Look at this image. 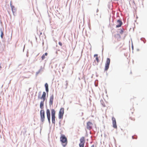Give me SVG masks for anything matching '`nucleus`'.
Masks as SVG:
<instances>
[{"mask_svg":"<svg viewBox=\"0 0 147 147\" xmlns=\"http://www.w3.org/2000/svg\"><path fill=\"white\" fill-rule=\"evenodd\" d=\"M61 136L60 140L62 143L65 144H63V146L65 147L67 144V139L64 135L61 134Z\"/></svg>","mask_w":147,"mask_h":147,"instance_id":"1","label":"nucleus"},{"mask_svg":"<svg viewBox=\"0 0 147 147\" xmlns=\"http://www.w3.org/2000/svg\"><path fill=\"white\" fill-rule=\"evenodd\" d=\"M40 121L42 124H43L45 119V112L43 109H41L40 111Z\"/></svg>","mask_w":147,"mask_h":147,"instance_id":"2","label":"nucleus"},{"mask_svg":"<svg viewBox=\"0 0 147 147\" xmlns=\"http://www.w3.org/2000/svg\"><path fill=\"white\" fill-rule=\"evenodd\" d=\"M55 111L54 109H52L51 110V114L52 123L54 124H55Z\"/></svg>","mask_w":147,"mask_h":147,"instance_id":"3","label":"nucleus"},{"mask_svg":"<svg viewBox=\"0 0 147 147\" xmlns=\"http://www.w3.org/2000/svg\"><path fill=\"white\" fill-rule=\"evenodd\" d=\"M110 62V59L109 58H107L106 61L105 66V71H107L109 68Z\"/></svg>","mask_w":147,"mask_h":147,"instance_id":"4","label":"nucleus"},{"mask_svg":"<svg viewBox=\"0 0 147 147\" xmlns=\"http://www.w3.org/2000/svg\"><path fill=\"white\" fill-rule=\"evenodd\" d=\"M64 113V109L63 108H61L59 113V119H62L63 118Z\"/></svg>","mask_w":147,"mask_h":147,"instance_id":"5","label":"nucleus"},{"mask_svg":"<svg viewBox=\"0 0 147 147\" xmlns=\"http://www.w3.org/2000/svg\"><path fill=\"white\" fill-rule=\"evenodd\" d=\"M46 115L49 123V124L51 123V114L50 110L47 109L46 110Z\"/></svg>","mask_w":147,"mask_h":147,"instance_id":"6","label":"nucleus"},{"mask_svg":"<svg viewBox=\"0 0 147 147\" xmlns=\"http://www.w3.org/2000/svg\"><path fill=\"white\" fill-rule=\"evenodd\" d=\"M93 124L90 121H88L87 123V128L89 130H90L92 128Z\"/></svg>","mask_w":147,"mask_h":147,"instance_id":"7","label":"nucleus"},{"mask_svg":"<svg viewBox=\"0 0 147 147\" xmlns=\"http://www.w3.org/2000/svg\"><path fill=\"white\" fill-rule=\"evenodd\" d=\"M53 95L52 94L51 95L50 97L49 105L50 106L53 104Z\"/></svg>","mask_w":147,"mask_h":147,"instance_id":"8","label":"nucleus"},{"mask_svg":"<svg viewBox=\"0 0 147 147\" xmlns=\"http://www.w3.org/2000/svg\"><path fill=\"white\" fill-rule=\"evenodd\" d=\"M112 120L113 121V127L115 128H117V125H116V121L115 118L114 117H113L112 118Z\"/></svg>","mask_w":147,"mask_h":147,"instance_id":"9","label":"nucleus"},{"mask_svg":"<svg viewBox=\"0 0 147 147\" xmlns=\"http://www.w3.org/2000/svg\"><path fill=\"white\" fill-rule=\"evenodd\" d=\"M117 22L118 23V24L116 26V28H117L120 27L123 24V22L120 19L117 20Z\"/></svg>","mask_w":147,"mask_h":147,"instance_id":"10","label":"nucleus"},{"mask_svg":"<svg viewBox=\"0 0 147 147\" xmlns=\"http://www.w3.org/2000/svg\"><path fill=\"white\" fill-rule=\"evenodd\" d=\"M10 7L13 15L15 16V14L16 13V9L15 8V7L12 5H10Z\"/></svg>","mask_w":147,"mask_h":147,"instance_id":"11","label":"nucleus"},{"mask_svg":"<svg viewBox=\"0 0 147 147\" xmlns=\"http://www.w3.org/2000/svg\"><path fill=\"white\" fill-rule=\"evenodd\" d=\"M44 68H42V66H41L40 69L36 72V75H37L38 74L42 73L44 70Z\"/></svg>","mask_w":147,"mask_h":147,"instance_id":"12","label":"nucleus"},{"mask_svg":"<svg viewBox=\"0 0 147 147\" xmlns=\"http://www.w3.org/2000/svg\"><path fill=\"white\" fill-rule=\"evenodd\" d=\"M46 92H43L42 95V96L41 97V99H42L43 100H44V101H45L46 99Z\"/></svg>","mask_w":147,"mask_h":147,"instance_id":"13","label":"nucleus"},{"mask_svg":"<svg viewBox=\"0 0 147 147\" xmlns=\"http://www.w3.org/2000/svg\"><path fill=\"white\" fill-rule=\"evenodd\" d=\"M45 101H44L43 100V101H41L40 103V108L41 109H43L44 108V102Z\"/></svg>","mask_w":147,"mask_h":147,"instance_id":"14","label":"nucleus"},{"mask_svg":"<svg viewBox=\"0 0 147 147\" xmlns=\"http://www.w3.org/2000/svg\"><path fill=\"white\" fill-rule=\"evenodd\" d=\"M80 143H85V140L84 139V137H82L80 139Z\"/></svg>","mask_w":147,"mask_h":147,"instance_id":"15","label":"nucleus"},{"mask_svg":"<svg viewBox=\"0 0 147 147\" xmlns=\"http://www.w3.org/2000/svg\"><path fill=\"white\" fill-rule=\"evenodd\" d=\"M140 40L143 41L144 43H145L146 42V40L144 38H140Z\"/></svg>","mask_w":147,"mask_h":147,"instance_id":"16","label":"nucleus"},{"mask_svg":"<svg viewBox=\"0 0 147 147\" xmlns=\"http://www.w3.org/2000/svg\"><path fill=\"white\" fill-rule=\"evenodd\" d=\"M41 95V92L40 91L38 93V99H41V97H40Z\"/></svg>","mask_w":147,"mask_h":147,"instance_id":"17","label":"nucleus"},{"mask_svg":"<svg viewBox=\"0 0 147 147\" xmlns=\"http://www.w3.org/2000/svg\"><path fill=\"white\" fill-rule=\"evenodd\" d=\"M84 143H80L79 144L80 147H84Z\"/></svg>","mask_w":147,"mask_h":147,"instance_id":"18","label":"nucleus"},{"mask_svg":"<svg viewBox=\"0 0 147 147\" xmlns=\"http://www.w3.org/2000/svg\"><path fill=\"white\" fill-rule=\"evenodd\" d=\"M3 32L1 30V37L2 38H3Z\"/></svg>","mask_w":147,"mask_h":147,"instance_id":"19","label":"nucleus"},{"mask_svg":"<svg viewBox=\"0 0 147 147\" xmlns=\"http://www.w3.org/2000/svg\"><path fill=\"white\" fill-rule=\"evenodd\" d=\"M123 32V29H121L119 32V33L121 34H122Z\"/></svg>","mask_w":147,"mask_h":147,"instance_id":"20","label":"nucleus"},{"mask_svg":"<svg viewBox=\"0 0 147 147\" xmlns=\"http://www.w3.org/2000/svg\"><path fill=\"white\" fill-rule=\"evenodd\" d=\"M41 58L42 60H44L45 58V55H44L43 54L42 55V56L41 57Z\"/></svg>","mask_w":147,"mask_h":147,"instance_id":"21","label":"nucleus"},{"mask_svg":"<svg viewBox=\"0 0 147 147\" xmlns=\"http://www.w3.org/2000/svg\"><path fill=\"white\" fill-rule=\"evenodd\" d=\"M45 88H48V85L47 83H46L45 84Z\"/></svg>","mask_w":147,"mask_h":147,"instance_id":"22","label":"nucleus"},{"mask_svg":"<svg viewBox=\"0 0 147 147\" xmlns=\"http://www.w3.org/2000/svg\"><path fill=\"white\" fill-rule=\"evenodd\" d=\"M65 82H66L65 86H66V88H67V86L68 85V81L67 80H66L65 81Z\"/></svg>","mask_w":147,"mask_h":147,"instance_id":"23","label":"nucleus"},{"mask_svg":"<svg viewBox=\"0 0 147 147\" xmlns=\"http://www.w3.org/2000/svg\"><path fill=\"white\" fill-rule=\"evenodd\" d=\"M96 60L97 63H98L99 61V60L97 57L96 58Z\"/></svg>","mask_w":147,"mask_h":147,"instance_id":"24","label":"nucleus"},{"mask_svg":"<svg viewBox=\"0 0 147 147\" xmlns=\"http://www.w3.org/2000/svg\"><path fill=\"white\" fill-rule=\"evenodd\" d=\"M45 90L46 92L48 93L49 92V88H45Z\"/></svg>","mask_w":147,"mask_h":147,"instance_id":"25","label":"nucleus"},{"mask_svg":"<svg viewBox=\"0 0 147 147\" xmlns=\"http://www.w3.org/2000/svg\"><path fill=\"white\" fill-rule=\"evenodd\" d=\"M59 44L61 46H62V43L61 42H59Z\"/></svg>","mask_w":147,"mask_h":147,"instance_id":"26","label":"nucleus"},{"mask_svg":"<svg viewBox=\"0 0 147 147\" xmlns=\"http://www.w3.org/2000/svg\"><path fill=\"white\" fill-rule=\"evenodd\" d=\"M119 36L120 38V37H121L120 35L119 34H117L115 35V36Z\"/></svg>","mask_w":147,"mask_h":147,"instance_id":"27","label":"nucleus"},{"mask_svg":"<svg viewBox=\"0 0 147 147\" xmlns=\"http://www.w3.org/2000/svg\"><path fill=\"white\" fill-rule=\"evenodd\" d=\"M43 55H45V56H47L48 55V53H45V54H44Z\"/></svg>","mask_w":147,"mask_h":147,"instance_id":"28","label":"nucleus"},{"mask_svg":"<svg viewBox=\"0 0 147 147\" xmlns=\"http://www.w3.org/2000/svg\"><path fill=\"white\" fill-rule=\"evenodd\" d=\"M59 126H61V121H60L59 122Z\"/></svg>","mask_w":147,"mask_h":147,"instance_id":"29","label":"nucleus"},{"mask_svg":"<svg viewBox=\"0 0 147 147\" xmlns=\"http://www.w3.org/2000/svg\"><path fill=\"white\" fill-rule=\"evenodd\" d=\"M132 139H136L137 138H134V136H132Z\"/></svg>","mask_w":147,"mask_h":147,"instance_id":"30","label":"nucleus"},{"mask_svg":"<svg viewBox=\"0 0 147 147\" xmlns=\"http://www.w3.org/2000/svg\"><path fill=\"white\" fill-rule=\"evenodd\" d=\"M98 56V54H95L94 55V57H95V56Z\"/></svg>","mask_w":147,"mask_h":147,"instance_id":"31","label":"nucleus"},{"mask_svg":"<svg viewBox=\"0 0 147 147\" xmlns=\"http://www.w3.org/2000/svg\"><path fill=\"white\" fill-rule=\"evenodd\" d=\"M91 147H94V145L93 144L92 145Z\"/></svg>","mask_w":147,"mask_h":147,"instance_id":"32","label":"nucleus"},{"mask_svg":"<svg viewBox=\"0 0 147 147\" xmlns=\"http://www.w3.org/2000/svg\"><path fill=\"white\" fill-rule=\"evenodd\" d=\"M98 11V9H97L96 12L97 13Z\"/></svg>","mask_w":147,"mask_h":147,"instance_id":"33","label":"nucleus"},{"mask_svg":"<svg viewBox=\"0 0 147 147\" xmlns=\"http://www.w3.org/2000/svg\"><path fill=\"white\" fill-rule=\"evenodd\" d=\"M102 105L104 107H105V104H102Z\"/></svg>","mask_w":147,"mask_h":147,"instance_id":"34","label":"nucleus"},{"mask_svg":"<svg viewBox=\"0 0 147 147\" xmlns=\"http://www.w3.org/2000/svg\"><path fill=\"white\" fill-rule=\"evenodd\" d=\"M98 16V14H96V15H95V16Z\"/></svg>","mask_w":147,"mask_h":147,"instance_id":"35","label":"nucleus"},{"mask_svg":"<svg viewBox=\"0 0 147 147\" xmlns=\"http://www.w3.org/2000/svg\"><path fill=\"white\" fill-rule=\"evenodd\" d=\"M132 49H133V46L132 45Z\"/></svg>","mask_w":147,"mask_h":147,"instance_id":"36","label":"nucleus"},{"mask_svg":"<svg viewBox=\"0 0 147 147\" xmlns=\"http://www.w3.org/2000/svg\"><path fill=\"white\" fill-rule=\"evenodd\" d=\"M12 5V4H11V1L10 2V5Z\"/></svg>","mask_w":147,"mask_h":147,"instance_id":"37","label":"nucleus"},{"mask_svg":"<svg viewBox=\"0 0 147 147\" xmlns=\"http://www.w3.org/2000/svg\"><path fill=\"white\" fill-rule=\"evenodd\" d=\"M71 102H72V101H70V103H71Z\"/></svg>","mask_w":147,"mask_h":147,"instance_id":"38","label":"nucleus"},{"mask_svg":"<svg viewBox=\"0 0 147 147\" xmlns=\"http://www.w3.org/2000/svg\"><path fill=\"white\" fill-rule=\"evenodd\" d=\"M103 48H102V51H103Z\"/></svg>","mask_w":147,"mask_h":147,"instance_id":"39","label":"nucleus"},{"mask_svg":"<svg viewBox=\"0 0 147 147\" xmlns=\"http://www.w3.org/2000/svg\"><path fill=\"white\" fill-rule=\"evenodd\" d=\"M24 47H25V46H24Z\"/></svg>","mask_w":147,"mask_h":147,"instance_id":"40","label":"nucleus"}]
</instances>
